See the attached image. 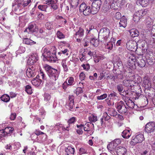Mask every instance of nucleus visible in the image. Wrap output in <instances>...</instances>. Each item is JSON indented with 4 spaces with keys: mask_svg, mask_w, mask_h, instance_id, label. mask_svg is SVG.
Here are the masks:
<instances>
[{
    "mask_svg": "<svg viewBox=\"0 0 155 155\" xmlns=\"http://www.w3.org/2000/svg\"><path fill=\"white\" fill-rule=\"evenodd\" d=\"M31 82L34 85L38 86L41 84L42 81L39 78H33Z\"/></svg>",
    "mask_w": 155,
    "mask_h": 155,
    "instance_id": "nucleus-20",
    "label": "nucleus"
},
{
    "mask_svg": "<svg viewBox=\"0 0 155 155\" xmlns=\"http://www.w3.org/2000/svg\"><path fill=\"white\" fill-rule=\"evenodd\" d=\"M47 6L46 5H39L38 6V8L42 11H46V8Z\"/></svg>",
    "mask_w": 155,
    "mask_h": 155,
    "instance_id": "nucleus-48",
    "label": "nucleus"
},
{
    "mask_svg": "<svg viewBox=\"0 0 155 155\" xmlns=\"http://www.w3.org/2000/svg\"><path fill=\"white\" fill-rule=\"evenodd\" d=\"M110 117L108 115L107 113L104 112L103 114V115L102 117L104 120L107 121L110 118Z\"/></svg>",
    "mask_w": 155,
    "mask_h": 155,
    "instance_id": "nucleus-49",
    "label": "nucleus"
},
{
    "mask_svg": "<svg viewBox=\"0 0 155 155\" xmlns=\"http://www.w3.org/2000/svg\"><path fill=\"white\" fill-rule=\"evenodd\" d=\"M23 3V0H17L15 3L17 4V5H20L22 6Z\"/></svg>",
    "mask_w": 155,
    "mask_h": 155,
    "instance_id": "nucleus-64",
    "label": "nucleus"
},
{
    "mask_svg": "<svg viewBox=\"0 0 155 155\" xmlns=\"http://www.w3.org/2000/svg\"><path fill=\"white\" fill-rule=\"evenodd\" d=\"M91 14H95L97 13L99 11L100 9L95 8L94 7H91Z\"/></svg>",
    "mask_w": 155,
    "mask_h": 155,
    "instance_id": "nucleus-44",
    "label": "nucleus"
},
{
    "mask_svg": "<svg viewBox=\"0 0 155 155\" xmlns=\"http://www.w3.org/2000/svg\"><path fill=\"white\" fill-rule=\"evenodd\" d=\"M127 21L126 18L124 17H123L120 19L119 23V27L125 28L127 24Z\"/></svg>",
    "mask_w": 155,
    "mask_h": 155,
    "instance_id": "nucleus-21",
    "label": "nucleus"
},
{
    "mask_svg": "<svg viewBox=\"0 0 155 155\" xmlns=\"http://www.w3.org/2000/svg\"><path fill=\"white\" fill-rule=\"evenodd\" d=\"M61 64L63 68L64 71H67L68 70V68L65 63V60H63L61 62Z\"/></svg>",
    "mask_w": 155,
    "mask_h": 155,
    "instance_id": "nucleus-50",
    "label": "nucleus"
},
{
    "mask_svg": "<svg viewBox=\"0 0 155 155\" xmlns=\"http://www.w3.org/2000/svg\"><path fill=\"white\" fill-rule=\"evenodd\" d=\"M146 42L144 41L139 40L137 42V45H140V48L142 49V52L145 53L147 51V47H145Z\"/></svg>",
    "mask_w": 155,
    "mask_h": 155,
    "instance_id": "nucleus-10",
    "label": "nucleus"
},
{
    "mask_svg": "<svg viewBox=\"0 0 155 155\" xmlns=\"http://www.w3.org/2000/svg\"><path fill=\"white\" fill-rule=\"evenodd\" d=\"M18 4L15 3L14 5H13V9H14V10L16 11L18 9L20 10L21 8L22 7V6L20 5H17Z\"/></svg>",
    "mask_w": 155,
    "mask_h": 155,
    "instance_id": "nucleus-51",
    "label": "nucleus"
},
{
    "mask_svg": "<svg viewBox=\"0 0 155 155\" xmlns=\"http://www.w3.org/2000/svg\"><path fill=\"white\" fill-rule=\"evenodd\" d=\"M132 81L129 80H124L123 81V83L124 85L125 86H127L128 84H131Z\"/></svg>",
    "mask_w": 155,
    "mask_h": 155,
    "instance_id": "nucleus-52",
    "label": "nucleus"
},
{
    "mask_svg": "<svg viewBox=\"0 0 155 155\" xmlns=\"http://www.w3.org/2000/svg\"><path fill=\"white\" fill-rule=\"evenodd\" d=\"M89 121L92 122H95L97 120V118L95 114H91L89 117Z\"/></svg>",
    "mask_w": 155,
    "mask_h": 155,
    "instance_id": "nucleus-30",
    "label": "nucleus"
},
{
    "mask_svg": "<svg viewBox=\"0 0 155 155\" xmlns=\"http://www.w3.org/2000/svg\"><path fill=\"white\" fill-rule=\"evenodd\" d=\"M47 55L44 54V56L48 60H51V61H54L56 59L57 57L55 53H49Z\"/></svg>",
    "mask_w": 155,
    "mask_h": 155,
    "instance_id": "nucleus-15",
    "label": "nucleus"
},
{
    "mask_svg": "<svg viewBox=\"0 0 155 155\" xmlns=\"http://www.w3.org/2000/svg\"><path fill=\"white\" fill-rule=\"evenodd\" d=\"M136 63L138 66L141 68L144 67L145 65V61L143 59H137Z\"/></svg>",
    "mask_w": 155,
    "mask_h": 155,
    "instance_id": "nucleus-27",
    "label": "nucleus"
},
{
    "mask_svg": "<svg viewBox=\"0 0 155 155\" xmlns=\"http://www.w3.org/2000/svg\"><path fill=\"white\" fill-rule=\"evenodd\" d=\"M107 94L104 93L100 96H97V98L98 100H102L107 98Z\"/></svg>",
    "mask_w": 155,
    "mask_h": 155,
    "instance_id": "nucleus-45",
    "label": "nucleus"
},
{
    "mask_svg": "<svg viewBox=\"0 0 155 155\" xmlns=\"http://www.w3.org/2000/svg\"><path fill=\"white\" fill-rule=\"evenodd\" d=\"M45 70L48 71L49 76L52 78H58V72L54 69L52 68L50 66L48 65H46L44 67Z\"/></svg>",
    "mask_w": 155,
    "mask_h": 155,
    "instance_id": "nucleus-5",
    "label": "nucleus"
},
{
    "mask_svg": "<svg viewBox=\"0 0 155 155\" xmlns=\"http://www.w3.org/2000/svg\"><path fill=\"white\" fill-rule=\"evenodd\" d=\"M14 128L10 127H8L5 128L3 130L6 135L8 134H10L14 130Z\"/></svg>",
    "mask_w": 155,
    "mask_h": 155,
    "instance_id": "nucleus-33",
    "label": "nucleus"
},
{
    "mask_svg": "<svg viewBox=\"0 0 155 155\" xmlns=\"http://www.w3.org/2000/svg\"><path fill=\"white\" fill-rule=\"evenodd\" d=\"M44 101L48 102L49 101L51 98V95L48 93H45L44 95Z\"/></svg>",
    "mask_w": 155,
    "mask_h": 155,
    "instance_id": "nucleus-41",
    "label": "nucleus"
},
{
    "mask_svg": "<svg viewBox=\"0 0 155 155\" xmlns=\"http://www.w3.org/2000/svg\"><path fill=\"white\" fill-rule=\"evenodd\" d=\"M25 91L28 94H31L32 93L31 87L29 85H27L25 87Z\"/></svg>",
    "mask_w": 155,
    "mask_h": 155,
    "instance_id": "nucleus-42",
    "label": "nucleus"
},
{
    "mask_svg": "<svg viewBox=\"0 0 155 155\" xmlns=\"http://www.w3.org/2000/svg\"><path fill=\"white\" fill-rule=\"evenodd\" d=\"M38 59V58L37 56L31 55L29 58L28 60L27 64L28 65H32L35 63Z\"/></svg>",
    "mask_w": 155,
    "mask_h": 155,
    "instance_id": "nucleus-12",
    "label": "nucleus"
},
{
    "mask_svg": "<svg viewBox=\"0 0 155 155\" xmlns=\"http://www.w3.org/2000/svg\"><path fill=\"white\" fill-rule=\"evenodd\" d=\"M26 74L28 78L34 77L35 76V72L33 70L30 68H28L26 70Z\"/></svg>",
    "mask_w": 155,
    "mask_h": 155,
    "instance_id": "nucleus-19",
    "label": "nucleus"
},
{
    "mask_svg": "<svg viewBox=\"0 0 155 155\" xmlns=\"http://www.w3.org/2000/svg\"><path fill=\"white\" fill-rule=\"evenodd\" d=\"M76 121V117H73L68 120V124L67 126L58 123L57 124L55 125V128H57L59 130H61V129L63 131H68L71 129V125L74 124Z\"/></svg>",
    "mask_w": 155,
    "mask_h": 155,
    "instance_id": "nucleus-1",
    "label": "nucleus"
},
{
    "mask_svg": "<svg viewBox=\"0 0 155 155\" xmlns=\"http://www.w3.org/2000/svg\"><path fill=\"white\" fill-rule=\"evenodd\" d=\"M83 92L82 89L81 87H78L76 90V93L77 95H79V94Z\"/></svg>",
    "mask_w": 155,
    "mask_h": 155,
    "instance_id": "nucleus-60",
    "label": "nucleus"
},
{
    "mask_svg": "<svg viewBox=\"0 0 155 155\" xmlns=\"http://www.w3.org/2000/svg\"><path fill=\"white\" fill-rule=\"evenodd\" d=\"M115 151L117 155H126L127 149L124 147L118 146L115 150Z\"/></svg>",
    "mask_w": 155,
    "mask_h": 155,
    "instance_id": "nucleus-9",
    "label": "nucleus"
},
{
    "mask_svg": "<svg viewBox=\"0 0 155 155\" xmlns=\"http://www.w3.org/2000/svg\"><path fill=\"white\" fill-rule=\"evenodd\" d=\"M114 2L116 3L117 5L119 8L120 6V5L123 3V0H114Z\"/></svg>",
    "mask_w": 155,
    "mask_h": 155,
    "instance_id": "nucleus-55",
    "label": "nucleus"
},
{
    "mask_svg": "<svg viewBox=\"0 0 155 155\" xmlns=\"http://www.w3.org/2000/svg\"><path fill=\"white\" fill-rule=\"evenodd\" d=\"M144 140V136L142 134H139L135 137H133L131 142L132 144L134 145L137 143H141Z\"/></svg>",
    "mask_w": 155,
    "mask_h": 155,
    "instance_id": "nucleus-6",
    "label": "nucleus"
},
{
    "mask_svg": "<svg viewBox=\"0 0 155 155\" xmlns=\"http://www.w3.org/2000/svg\"><path fill=\"white\" fill-rule=\"evenodd\" d=\"M77 127L78 129L77 130V132L79 135L81 134H83V128L84 127V125L81 124L80 125H77Z\"/></svg>",
    "mask_w": 155,
    "mask_h": 155,
    "instance_id": "nucleus-37",
    "label": "nucleus"
},
{
    "mask_svg": "<svg viewBox=\"0 0 155 155\" xmlns=\"http://www.w3.org/2000/svg\"><path fill=\"white\" fill-rule=\"evenodd\" d=\"M110 30L107 28L104 27L100 31L98 35L99 40L101 42H104L109 37Z\"/></svg>",
    "mask_w": 155,
    "mask_h": 155,
    "instance_id": "nucleus-2",
    "label": "nucleus"
},
{
    "mask_svg": "<svg viewBox=\"0 0 155 155\" xmlns=\"http://www.w3.org/2000/svg\"><path fill=\"white\" fill-rule=\"evenodd\" d=\"M114 61V65H116L118 66V67L121 66L122 65V62L121 61L120 58L119 56H116L115 57Z\"/></svg>",
    "mask_w": 155,
    "mask_h": 155,
    "instance_id": "nucleus-25",
    "label": "nucleus"
},
{
    "mask_svg": "<svg viewBox=\"0 0 155 155\" xmlns=\"http://www.w3.org/2000/svg\"><path fill=\"white\" fill-rule=\"evenodd\" d=\"M121 13L119 12H117L115 15V17L117 19H120L121 17Z\"/></svg>",
    "mask_w": 155,
    "mask_h": 155,
    "instance_id": "nucleus-63",
    "label": "nucleus"
},
{
    "mask_svg": "<svg viewBox=\"0 0 155 155\" xmlns=\"http://www.w3.org/2000/svg\"><path fill=\"white\" fill-rule=\"evenodd\" d=\"M46 3L51 4V5L56 4L57 2V0H49L46 1Z\"/></svg>",
    "mask_w": 155,
    "mask_h": 155,
    "instance_id": "nucleus-56",
    "label": "nucleus"
},
{
    "mask_svg": "<svg viewBox=\"0 0 155 155\" xmlns=\"http://www.w3.org/2000/svg\"><path fill=\"white\" fill-rule=\"evenodd\" d=\"M106 4H108L110 8L114 10L118 9V7L116 3L114 2V0H106Z\"/></svg>",
    "mask_w": 155,
    "mask_h": 155,
    "instance_id": "nucleus-11",
    "label": "nucleus"
},
{
    "mask_svg": "<svg viewBox=\"0 0 155 155\" xmlns=\"http://www.w3.org/2000/svg\"><path fill=\"white\" fill-rule=\"evenodd\" d=\"M28 34L36 32L38 30L37 26L35 24H30L28 25Z\"/></svg>",
    "mask_w": 155,
    "mask_h": 155,
    "instance_id": "nucleus-13",
    "label": "nucleus"
},
{
    "mask_svg": "<svg viewBox=\"0 0 155 155\" xmlns=\"http://www.w3.org/2000/svg\"><path fill=\"white\" fill-rule=\"evenodd\" d=\"M155 124L154 123L150 122L147 123L145 126V130L147 133L153 132L154 130Z\"/></svg>",
    "mask_w": 155,
    "mask_h": 155,
    "instance_id": "nucleus-8",
    "label": "nucleus"
},
{
    "mask_svg": "<svg viewBox=\"0 0 155 155\" xmlns=\"http://www.w3.org/2000/svg\"><path fill=\"white\" fill-rule=\"evenodd\" d=\"M131 36L132 37H138L139 35V31L136 29H132L129 31Z\"/></svg>",
    "mask_w": 155,
    "mask_h": 155,
    "instance_id": "nucleus-18",
    "label": "nucleus"
},
{
    "mask_svg": "<svg viewBox=\"0 0 155 155\" xmlns=\"http://www.w3.org/2000/svg\"><path fill=\"white\" fill-rule=\"evenodd\" d=\"M6 135L5 134V132L3 129L0 130V138L3 137H4L6 136Z\"/></svg>",
    "mask_w": 155,
    "mask_h": 155,
    "instance_id": "nucleus-61",
    "label": "nucleus"
},
{
    "mask_svg": "<svg viewBox=\"0 0 155 155\" xmlns=\"http://www.w3.org/2000/svg\"><path fill=\"white\" fill-rule=\"evenodd\" d=\"M69 102L68 104L67 105V108H68L70 110H71L73 109L74 106V101L73 99L74 97L73 96H69Z\"/></svg>",
    "mask_w": 155,
    "mask_h": 155,
    "instance_id": "nucleus-14",
    "label": "nucleus"
},
{
    "mask_svg": "<svg viewBox=\"0 0 155 155\" xmlns=\"http://www.w3.org/2000/svg\"><path fill=\"white\" fill-rule=\"evenodd\" d=\"M149 0H140L137 2V4L138 5V3L141 5L142 6H146L149 3Z\"/></svg>",
    "mask_w": 155,
    "mask_h": 155,
    "instance_id": "nucleus-29",
    "label": "nucleus"
},
{
    "mask_svg": "<svg viewBox=\"0 0 155 155\" xmlns=\"http://www.w3.org/2000/svg\"><path fill=\"white\" fill-rule=\"evenodd\" d=\"M125 102L127 106L130 108H134L135 107L136 108L137 107V105H135L134 103L130 99H129L127 102L126 101Z\"/></svg>",
    "mask_w": 155,
    "mask_h": 155,
    "instance_id": "nucleus-22",
    "label": "nucleus"
},
{
    "mask_svg": "<svg viewBox=\"0 0 155 155\" xmlns=\"http://www.w3.org/2000/svg\"><path fill=\"white\" fill-rule=\"evenodd\" d=\"M122 135L124 138L128 139L129 138L131 135L130 130H124L122 134Z\"/></svg>",
    "mask_w": 155,
    "mask_h": 155,
    "instance_id": "nucleus-24",
    "label": "nucleus"
},
{
    "mask_svg": "<svg viewBox=\"0 0 155 155\" xmlns=\"http://www.w3.org/2000/svg\"><path fill=\"white\" fill-rule=\"evenodd\" d=\"M140 18V16L139 11L135 13L133 17V20L135 21H138Z\"/></svg>",
    "mask_w": 155,
    "mask_h": 155,
    "instance_id": "nucleus-32",
    "label": "nucleus"
},
{
    "mask_svg": "<svg viewBox=\"0 0 155 155\" xmlns=\"http://www.w3.org/2000/svg\"><path fill=\"white\" fill-rule=\"evenodd\" d=\"M107 112L108 114L111 116L116 117H117V113L115 109L114 108H109Z\"/></svg>",
    "mask_w": 155,
    "mask_h": 155,
    "instance_id": "nucleus-23",
    "label": "nucleus"
},
{
    "mask_svg": "<svg viewBox=\"0 0 155 155\" xmlns=\"http://www.w3.org/2000/svg\"><path fill=\"white\" fill-rule=\"evenodd\" d=\"M101 78H110L111 76L108 71L104 70L100 73Z\"/></svg>",
    "mask_w": 155,
    "mask_h": 155,
    "instance_id": "nucleus-17",
    "label": "nucleus"
},
{
    "mask_svg": "<svg viewBox=\"0 0 155 155\" xmlns=\"http://www.w3.org/2000/svg\"><path fill=\"white\" fill-rule=\"evenodd\" d=\"M114 45L113 42H109L105 46V48L106 49L111 50L113 48Z\"/></svg>",
    "mask_w": 155,
    "mask_h": 155,
    "instance_id": "nucleus-43",
    "label": "nucleus"
},
{
    "mask_svg": "<svg viewBox=\"0 0 155 155\" xmlns=\"http://www.w3.org/2000/svg\"><path fill=\"white\" fill-rule=\"evenodd\" d=\"M74 151L75 149L74 148L68 146L65 149V154L66 155H73Z\"/></svg>",
    "mask_w": 155,
    "mask_h": 155,
    "instance_id": "nucleus-16",
    "label": "nucleus"
},
{
    "mask_svg": "<svg viewBox=\"0 0 155 155\" xmlns=\"http://www.w3.org/2000/svg\"><path fill=\"white\" fill-rule=\"evenodd\" d=\"M101 2L100 0L92 2L91 7H94L100 9Z\"/></svg>",
    "mask_w": 155,
    "mask_h": 155,
    "instance_id": "nucleus-28",
    "label": "nucleus"
},
{
    "mask_svg": "<svg viewBox=\"0 0 155 155\" xmlns=\"http://www.w3.org/2000/svg\"><path fill=\"white\" fill-rule=\"evenodd\" d=\"M87 53V50L84 49H81L79 51L80 57H85Z\"/></svg>",
    "mask_w": 155,
    "mask_h": 155,
    "instance_id": "nucleus-40",
    "label": "nucleus"
},
{
    "mask_svg": "<svg viewBox=\"0 0 155 155\" xmlns=\"http://www.w3.org/2000/svg\"><path fill=\"white\" fill-rule=\"evenodd\" d=\"M82 66L84 68V69L86 70H88L90 69V65L88 64H83L82 65Z\"/></svg>",
    "mask_w": 155,
    "mask_h": 155,
    "instance_id": "nucleus-58",
    "label": "nucleus"
},
{
    "mask_svg": "<svg viewBox=\"0 0 155 155\" xmlns=\"http://www.w3.org/2000/svg\"><path fill=\"white\" fill-rule=\"evenodd\" d=\"M117 89L119 92H122L123 91V87L121 84H119L117 86Z\"/></svg>",
    "mask_w": 155,
    "mask_h": 155,
    "instance_id": "nucleus-59",
    "label": "nucleus"
},
{
    "mask_svg": "<svg viewBox=\"0 0 155 155\" xmlns=\"http://www.w3.org/2000/svg\"><path fill=\"white\" fill-rule=\"evenodd\" d=\"M90 43L95 47H97L99 44V41L97 39L92 38L90 41Z\"/></svg>",
    "mask_w": 155,
    "mask_h": 155,
    "instance_id": "nucleus-39",
    "label": "nucleus"
},
{
    "mask_svg": "<svg viewBox=\"0 0 155 155\" xmlns=\"http://www.w3.org/2000/svg\"><path fill=\"white\" fill-rule=\"evenodd\" d=\"M135 59L134 58H129L128 61V64L130 67H133L135 64Z\"/></svg>",
    "mask_w": 155,
    "mask_h": 155,
    "instance_id": "nucleus-36",
    "label": "nucleus"
},
{
    "mask_svg": "<svg viewBox=\"0 0 155 155\" xmlns=\"http://www.w3.org/2000/svg\"><path fill=\"white\" fill-rule=\"evenodd\" d=\"M84 35V30L81 28H79V30L76 33L75 35L79 38L82 37Z\"/></svg>",
    "mask_w": 155,
    "mask_h": 155,
    "instance_id": "nucleus-31",
    "label": "nucleus"
},
{
    "mask_svg": "<svg viewBox=\"0 0 155 155\" xmlns=\"http://www.w3.org/2000/svg\"><path fill=\"white\" fill-rule=\"evenodd\" d=\"M139 12L140 13V18H141V17L144 16L147 13V11L145 9L144 10H141L139 11Z\"/></svg>",
    "mask_w": 155,
    "mask_h": 155,
    "instance_id": "nucleus-54",
    "label": "nucleus"
},
{
    "mask_svg": "<svg viewBox=\"0 0 155 155\" xmlns=\"http://www.w3.org/2000/svg\"><path fill=\"white\" fill-rule=\"evenodd\" d=\"M40 72L38 73L36 78H38V77H42V78H44L45 74L41 70H40Z\"/></svg>",
    "mask_w": 155,
    "mask_h": 155,
    "instance_id": "nucleus-62",
    "label": "nucleus"
},
{
    "mask_svg": "<svg viewBox=\"0 0 155 155\" xmlns=\"http://www.w3.org/2000/svg\"><path fill=\"white\" fill-rule=\"evenodd\" d=\"M70 2L72 8H74L78 6L79 0H70Z\"/></svg>",
    "mask_w": 155,
    "mask_h": 155,
    "instance_id": "nucleus-34",
    "label": "nucleus"
},
{
    "mask_svg": "<svg viewBox=\"0 0 155 155\" xmlns=\"http://www.w3.org/2000/svg\"><path fill=\"white\" fill-rule=\"evenodd\" d=\"M45 27L48 30H51L52 28V25L49 22H47L45 24Z\"/></svg>",
    "mask_w": 155,
    "mask_h": 155,
    "instance_id": "nucleus-57",
    "label": "nucleus"
},
{
    "mask_svg": "<svg viewBox=\"0 0 155 155\" xmlns=\"http://www.w3.org/2000/svg\"><path fill=\"white\" fill-rule=\"evenodd\" d=\"M107 148L110 151L113 152L114 151L115 149H116L117 147L112 142H111L108 145Z\"/></svg>",
    "mask_w": 155,
    "mask_h": 155,
    "instance_id": "nucleus-26",
    "label": "nucleus"
},
{
    "mask_svg": "<svg viewBox=\"0 0 155 155\" xmlns=\"http://www.w3.org/2000/svg\"><path fill=\"white\" fill-rule=\"evenodd\" d=\"M1 100L5 102H8L10 100V97L8 95L4 94L1 97Z\"/></svg>",
    "mask_w": 155,
    "mask_h": 155,
    "instance_id": "nucleus-35",
    "label": "nucleus"
},
{
    "mask_svg": "<svg viewBox=\"0 0 155 155\" xmlns=\"http://www.w3.org/2000/svg\"><path fill=\"white\" fill-rule=\"evenodd\" d=\"M56 35L57 37L59 39L63 38H64V35L60 31H58L56 33Z\"/></svg>",
    "mask_w": 155,
    "mask_h": 155,
    "instance_id": "nucleus-47",
    "label": "nucleus"
},
{
    "mask_svg": "<svg viewBox=\"0 0 155 155\" xmlns=\"http://www.w3.org/2000/svg\"><path fill=\"white\" fill-rule=\"evenodd\" d=\"M128 49L131 51H135L137 48V44L136 41L131 40L128 41L126 44Z\"/></svg>",
    "mask_w": 155,
    "mask_h": 155,
    "instance_id": "nucleus-7",
    "label": "nucleus"
},
{
    "mask_svg": "<svg viewBox=\"0 0 155 155\" xmlns=\"http://www.w3.org/2000/svg\"><path fill=\"white\" fill-rule=\"evenodd\" d=\"M79 11L80 13H83L85 16L89 15L91 14L90 6L87 5L85 3H82L81 4Z\"/></svg>",
    "mask_w": 155,
    "mask_h": 155,
    "instance_id": "nucleus-4",
    "label": "nucleus"
},
{
    "mask_svg": "<svg viewBox=\"0 0 155 155\" xmlns=\"http://www.w3.org/2000/svg\"><path fill=\"white\" fill-rule=\"evenodd\" d=\"M115 106L118 111L120 114L127 115L128 112L127 107L124 102L120 101L115 104Z\"/></svg>",
    "mask_w": 155,
    "mask_h": 155,
    "instance_id": "nucleus-3",
    "label": "nucleus"
},
{
    "mask_svg": "<svg viewBox=\"0 0 155 155\" xmlns=\"http://www.w3.org/2000/svg\"><path fill=\"white\" fill-rule=\"evenodd\" d=\"M87 153V150L86 149L83 147H81L80 148L78 155H81L82 154Z\"/></svg>",
    "mask_w": 155,
    "mask_h": 155,
    "instance_id": "nucleus-46",
    "label": "nucleus"
},
{
    "mask_svg": "<svg viewBox=\"0 0 155 155\" xmlns=\"http://www.w3.org/2000/svg\"><path fill=\"white\" fill-rule=\"evenodd\" d=\"M23 42L26 44L29 45H31L32 44H35L36 43L35 42L28 38L24 39L23 40Z\"/></svg>",
    "mask_w": 155,
    "mask_h": 155,
    "instance_id": "nucleus-38",
    "label": "nucleus"
},
{
    "mask_svg": "<svg viewBox=\"0 0 155 155\" xmlns=\"http://www.w3.org/2000/svg\"><path fill=\"white\" fill-rule=\"evenodd\" d=\"M112 142L117 147L118 146V145L121 143V140L120 139H116L114 140Z\"/></svg>",
    "mask_w": 155,
    "mask_h": 155,
    "instance_id": "nucleus-53",
    "label": "nucleus"
}]
</instances>
